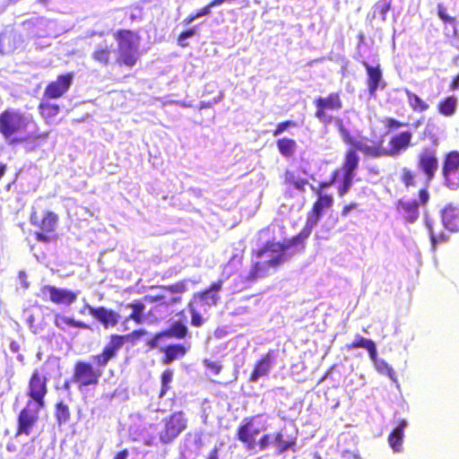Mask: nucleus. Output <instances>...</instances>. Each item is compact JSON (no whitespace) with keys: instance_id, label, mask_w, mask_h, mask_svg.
<instances>
[{"instance_id":"obj_35","label":"nucleus","mask_w":459,"mask_h":459,"mask_svg":"<svg viewBox=\"0 0 459 459\" xmlns=\"http://www.w3.org/2000/svg\"><path fill=\"white\" fill-rule=\"evenodd\" d=\"M57 222V216L51 212H47L40 222V229L42 231L51 233L55 230Z\"/></svg>"},{"instance_id":"obj_5","label":"nucleus","mask_w":459,"mask_h":459,"mask_svg":"<svg viewBox=\"0 0 459 459\" xmlns=\"http://www.w3.org/2000/svg\"><path fill=\"white\" fill-rule=\"evenodd\" d=\"M222 284L223 281L219 280L212 283L205 290L195 294L188 304L191 316H202L210 307L215 306L220 299L219 293L221 290Z\"/></svg>"},{"instance_id":"obj_10","label":"nucleus","mask_w":459,"mask_h":459,"mask_svg":"<svg viewBox=\"0 0 459 459\" xmlns=\"http://www.w3.org/2000/svg\"><path fill=\"white\" fill-rule=\"evenodd\" d=\"M418 169L423 173L429 184L438 169V159L435 147H426L418 156Z\"/></svg>"},{"instance_id":"obj_13","label":"nucleus","mask_w":459,"mask_h":459,"mask_svg":"<svg viewBox=\"0 0 459 459\" xmlns=\"http://www.w3.org/2000/svg\"><path fill=\"white\" fill-rule=\"evenodd\" d=\"M74 80L72 73L61 74L46 88L44 96L49 99H57L63 96L71 87Z\"/></svg>"},{"instance_id":"obj_15","label":"nucleus","mask_w":459,"mask_h":459,"mask_svg":"<svg viewBox=\"0 0 459 459\" xmlns=\"http://www.w3.org/2000/svg\"><path fill=\"white\" fill-rule=\"evenodd\" d=\"M163 352L160 361L163 365H169L175 360L181 359L187 352V347L182 343L169 344L160 348Z\"/></svg>"},{"instance_id":"obj_43","label":"nucleus","mask_w":459,"mask_h":459,"mask_svg":"<svg viewBox=\"0 0 459 459\" xmlns=\"http://www.w3.org/2000/svg\"><path fill=\"white\" fill-rule=\"evenodd\" d=\"M355 176L350 174H343L342 181L341 186H339V194L340 195H344L352 186L353 178Z\"/></svg>"},{"instance_id":"obj_9","label":"nucleus","mask_w":459,"mask_h":459,"mask_svg":"<svg viewBox=\"0 0 459 459\" xmlns=\"http://www.w3.org/2000/svg\"><path fill=\"white\" fill-rule=\"evenodd\" d=\"M442 175L446 187L451 190L459 188V152L452 151L446 154Z\"/></svg>"},{"instance_id":"obj_41","label":"nucleus","mask_w":459,"mask_h":459,"mask_svg":"<svg viewBox=\"0 0 459 459\" xmlns=\"http://www.w3.org/2000/svg\"><path fill=\"white\" fill-rule=\"evenodd\" d=\"M86 310H88V312H89V314L91 316H116L113 313H108V310L105 307H101L94 308V307H91L89 304L85 303L83 305V307L81 308L80 313L81 314H85Z\"/></svg>"},{"instance_id":"obj_29","label":"nucleus","mask_w":459,"mask_h":459,"mask_svg":"<svg viewBox=\"0 0 459 459\" xmlns=\"http://www.w3.org/2000/svg\"><path fill=\"white\" fill-rule=\"evenodd\" d=\"M15 34L12 32H5L0 34V54L6 55L15 50L14 44Z\"/></svg>"},{"instance_id":"obj_34","label":"nucleus","mask_w":459,"mask_h":459,"mask_svg":"<svg viewBox=\"0 0 459 459\" xmlns=\"http://www.w3.org/2000/svg\"><path fill=\"white\" fill-rule=\"evenodd\" d=\"M317 193L318 199L314 204L312 211L322 216L324 210L332 206L333 199L331 195Z\"/></svg>"},{"instance_id":"obj_28","label":"nucleus","mask_w":459,"mask_h":459,"mask_svg":"<svg viewBox=\"0 0 459 459\" xmlns=\"http://www.w3.org/2000/svg\"><path fill=\"white\" fill-rule=\"evenodd\" d=\"M162 332L166 338L184 339L187 334V328L181 321H176Z\"/></svg>"},{"instance_id":"obj_23","label":"nucleus","mask_w":459,"mask_h":459,"mask_svg":"<svg viewBox=\"0 0 459 459\" xmlns=\"http://www.w3.org/2000/svg\"><path fill=\"white\" fill-rule=\"evenodd\" d=\"M352 147L356 150V152H362L365 155L373 158L388 156L387 150L382 148L381 146L368 145L361 141H357L354 143Z\"/></svg>"},{"instance_id":"obj_42","label":"nucleus","mask_w":459,"mask_h":459,"mask_svg":"<svg viewBox=\"0 0 459 459\" xmlns=\"http://www.w3.org/2000/svg\"><path fill=\"white\" fill-rule=\"evenodd\" d=\"M401 179L406 187L415 186V174L408 168H403L402 169Z\"/></svg>"},{"instance_id":"obj_32","label":"nucleus","mask_w":459,"mask_h":459,"mask_svg":"<svg viewBox=\"0 0 459 459\" xmlns=\"http://www.w3.org/2000/svg\"><path fill=\"white\" fill-rule=\"evenodd\" d=\"M408 103L414 111L423 112L426 111L429 106L422 100L417 94L411 92L409 90H405Z\"/></svg>"},{"instance_id":"obj_17","label":"nucleus","mask_w":459,"mask_h":459,"mask_svg":"<svg viewBox=\"0 0 459 459\" xmlns=\"http://www.w3.org/2000/svg\"><path fill=\"white\" fill-rule=\"evenodd\" d=\"M412 138V134L410 131H404L394 135L390 140V150L387 151V155L395 157L401 152L405 151L410 145Z\"/></svg>"},{"instance_id":"obj_7","label":"nucleus","mask_w":459,"mask_h":459,"mask_svg":"<svg viewBox=\"0 0 459 459\" xmlns=\"http://www.w3.org/2000/svg\"><path fill=\"white\" fill-rule=\"evenodd\" d=\"M257 416L246 417L237 428L238 439L245 445L247 451L256 449V437L266 430V426L256 423Z\"/></svg>"},{"instance_id":"obj_26","label":"nucleus","mask_w":459,"mask_h":459,"mask_svg":"<svg viewBox=\"0 0 459 459\" xmlns=\"http://www.w3.org/2000/svg\"><path fill=\"white\" fill-rule=\"evenodd\" d=\"M55 418L59 426L66 424L71 420L70 408L65 402L59 401L55 404Z\"/></svg>"},{"instance_id":"obj_64","label":"nucleus","mask_w":459,"mask_h":459,"mask_svg":"<svg viewBox=\"0 0 459 459\" xmlns=\"http://www.w3.org/2000/svg\"><path fill=\"white\" fill-rule=\"evenodd\" d=\"M450 88L453 91H456L459 89V74L453 80Z\"/></svg>"},{"instance_id":"obj_60","label":"nucleus","mask_w":459,"mask_h":459,"mask_svg":"<svg viewBox=\"0 0 459 459\" xmlns=\"http://www.w3.org/2000/svg\"><path fill=\"white\" fill-rule=\"evenodd\" d=\"M133 311L129 316H142L144 306L142 303H136L133 305Z\"/></svg>"},{"instance_id":"obj_57","label":"nucleus","mask_w":459,"mask_h":459,"mask_svg":"<svg viewBox=\"0 0 459 459\" xmlns=\"http://www.w3.org/2000/svg\"><path fill=\"white\" fill-rule=\"evenodd\" d=\"M36 238L39 242L43 243H48L51 241L52 237L49 235V233H47L45 231L43 232H36Z\"/></svg>"},{"instance_id":"obj_25","label":"nucleus","mask_w":459,"mask_h":459,"mask_svg":"<svg viewBox=\"0 0 459 459\" xmlns=\"http://www.w3.org/2000/svg\"><path fill=\"white\" fill-rule=\"evenodd\" d=\"M359 157L356 150L352 147L347 151L343 163V171L345 174L355 176V171L359 167Z\"/></svg>"},{"instance_id":"obj_62","label":"nucleus","mask_w":459,"mask_h":459,"mask_svg":"<svg viewBox=\"0 0 459 459\" xmlns=\"http://www.w3.org/2000/svg\"><path fill=\"white\" fill-rule=\"evenodd\" d=\"M128 455H129V451H128V449L125 448V449L117 452L114 455L113 459H126Z\"/></svg>"},{"instance_id":"obj_56","label":"nucleus","mask_w":459,"mask_h":459,"mask_svg":"<svg viewBox=\"0 0 459 459\" xmlns=\"http://www.w3.org/2000/svg\"><path fill=\"white\" fill-rule=\"evenodd\" d=\"M18 280L21 287H22L24 290L29 288L30 283L27 281V274L24 271L19 272Z\"/></svg>"},{"instance_id":"obj_30","label":"nucleus","mask_w":459,"mask_h":459,"mask_svg":"<svg viewBox=\"0 0 459 459\" xmlns=\"http://www.w3.org/2000/svg\"><path fill=\"white\" fill-rule=\"evenodd\" d=\"M277 147L282 156L290 157L296 152L297 143L292 139L281 138L277 141Z\"/></svg>"},{"instance_id":"obj_18","label":"nucleus","mask_w":459,"mask_h":459,"mask_svg":"<svg viewBox=\"0 0 459 459\" xmlns=\"http://www.w3.org/2000/svg\"><path fill=\"white\" fill-rule=\"evenodd\" d=\"M443 226L450 231H459V207L447 204L441 212Z\"/></svg>"},{"instance_id":"obj_2","label":"nucleus","mask_w":459,"mask_h":459,"mask_svg":"<svg viewBox=\"0 0 459 459\" xmlns=\"http://www.w3.org/2000/svg\"><path fill=\"white\" fill-rule=\"evenodd\" d=\"M48 377L42 368H34L29 377L26 405L17 416L14 436H30L39 420V412L46 406L48 394Z\"/></svg>"},{"instance_id":"obj_36","label":"nucleus","mask_w":459,"mask_h":459,"mask_svg":"<svg viewBox=\"0 0 459 459\" xmlns=\"http://www.w3.org/2000/svg\"><path fill=\"white\" fill-rule=\"evenodd\" d=\"M55 324L58 327L64 328L65 325L69 327H77L80 329H90V326L81 321H76L73 317H56Z\"/></svg>"},{"instance_id":"obj_44","label":"nucleus","mask_w":459,"mask_h":459,"mask_svg":"<svg viewBox=\"0 0 459 459\" xmlns=\"http://www.w3.org/2000/svg\"><path fill=\"white\" fill-rule=\"evenodd\" d=\"M296 126V123L290 120L281 122L278 124L276 129L273 132V135L274 137L279 136L284 131H286L288 128Z\"/></svg>"},{"instance_id":"obj_39","label":"nucleus","mask_w":459,"mask_h":459,"mask_svg":"<svg viewBox=\"0 0 459 459\" xmlns=\"http://www.w3.org/2000/svg\"><path fill=\"white\" fill-rule=\"evenodd\" d=\"M39 108L46 118L55 117L59 112V106L56 104L40 103Z\"/></svg>"},{"instance_id":"obj_54","label":"nucleus","mask_w":459,"mask_h":459,"mask_svg":"<svg viewBox=\"0 0 459 459\" xmlns=\"http://www.w3.org/2000/svg\"><path fill=\"white\" fill-rule=\"evenodd\" d=\"M320 219H321V215H319V214L316 213L314 211H312L307 215L306 225L308 226V228L313 229L314 227L316 226V224L318 223Z\"/></svg>"},{"instance_id":"obj_47","label":"nucleus","mask_w":459,"mask_h":459,"mask_svg":"<svg viewBox=\"0 0 459 459\" xmlns=\"http://www.w3.org/2000/svg\"><path fill=\"white\" fill-rule=\"evenodd\" d=\"M312 230L313 229L308 228V226L305 225V227L301 230V232L293 238V243L299 244V243L303 242L305 239H307L310 236Z\"/></svg>"},{"instance_id":"obj_55","label":"nucleus","mask_w":459,"mask_h":459,"mask_svg":"<svg viewBox=\"0 0 459 459\" xmlns=\"http://www.w3.org/2000/svg\"><path fill=\"white\" fill-rule=\"evenodd\" d=\"M229 333V329L227 326H221V327H218L214 333H213V335L209 337V341H212L213 339H221V338H223L225 336H227Z\"/></svg>"},{"instance_id":"obj_16","label":"nucleus","mask_w":459,"mask_h":459,"mask_svg":"<svg viewBox=\"0 0 459 459\" xmlns=\"http://www.w3.org/2000/svg\"><path fill=\"white\" fill-rule=\"evenodd\" d=\"M397 211L409 223H414L420 215L419 202L417 200H399Z\"/></svg>"},{"instance_id":"obj_33","label":"nucleus","mask_w":459,"mask_h":459,"mask_svg":"<svg viewBox=\"0 0 459 459\" xmlns=\"http://www.w3.org/2000/svg\"><path fill=\"white\" fill-rule=\"evenodd\" d=\"M173 370L166 368L160 375V389L158 394L160 399L163 398L170 389V384L173 380Z\"/></svg>"},{"instance_id":"obj_3","label":"nucleus","mask_w":459,"mask_h":459,"mask_svg":"<svg viewBox=\"0 0 459 459\" xmlns=\"http://www.w3.org/2000/svg\"><path fill=\"white\" fill-rule=\"evenodd\" d=\"M257 257L263 261L255 264L246 277L247 281L266 276L269 267H275L287 260V253L281 243H270L257 252Z\"/></svg>"},{"instance_id":"obj_21","label":"nucleus","mask_w":459,"mask_h":459,"mask_svg":"<svg viewBox=\"0 0 459 459\" xmlns=\"http://www.w3.org/2000/svg\"><path fill=\"white\" fill-rule=\"evenodd\" d=\"M407 426L405 420H399L395 428L389 434L388 443L394 452H400L403 447V440L404 437V428Z\"/></svg>"},{"instance_id":"obj_50","label":"nucleus","mask_w":459,"mask_h":459,"mask_svg":"<svg viewBox=\"0 0 459 459\" xmlns=\"http://www.w3.org/2000/svg\"><path fill=\"white\" fill-rule=\"evenodd\" d=\"M288 180L294 186L297 190L304 191L305 186L308 184V181L305 178H294V177H288Z\"/></svg>"},{"instance_id":"obj_27","label":"nucleus","mask_w":459,"mask_h":459,"mask_svg":"<svg viewBox=\"0 0 459 459\" xmlns=\"http://www.w3.org/2000/svg\"><path fill=\"white\" fill-rule=\"evenodd\" d=\"M273 442L277 446L280 454L284 453L290 449H294L296 446V439L290 437L288 439L283 438V434L278 431L273 435Z\"/></svg>"},{"instance_id":"obj_1","label":"nucleus","mask_w":459,"mask_h":459,"mask_svg":"<svg viewBox=\"0 0 459 459\" xmlns=\"http://www.w3.org/2000/svg\"><path fill=\"white\" fill-rule=\"evenodd\" d=\"M146 333L145 330L139 329L127 334H111L102 351L91 356L94 364L87 360H77L74 363L71 381L80 391L89 386L98 385L103 369L117 357L125 343L130 342L134 344L137 339Z\"/></svg>"},{"instance_id":"obj_38","label":"nucleus","mask_w":459,"mask_h":459,"mask_svg":"<svg viewBox=\"0 0 459 459\" xmlns=\"http://www.w3.org/2000/svg\"><path fill=\"white\" fill-rule=\"evenodd\" d=\"M371 360L374 362L375 367L379 373L388 376L391 379L394 378L395 373L393 368L384 359H377V353L376 354V359Z\"/></svg>"},{"instance_id":"obj_37","label":"nucleus","mask_w":459,"mask_h":459,"mask_svg":"<svg viewBox=\"0 0 459 459\" xmlns=\"http://www.w3.org/2000/svg\"><path fill=\"white\" fill-rule=\"evenodd\" d=\"M433 220H431L427 214L425 215V225L429 230L432 247H435L437 243L446 241V237L444 232H441L438 237L436 236L433 230Z\"/></svg>"},{"instance_id":"obj_11","label":"nucleus","mask_w":459,"mask_h":459,"mask_svg":"<svg viewBox=\"0 0 459 459\" xmlns=\"http://www.w3.org/2000/svg\"><path fill=\"white\" fill-rule=\"evenodd\" d=\"M39 296L45 300H50L57 305L68 306L77 299V293L52 285H44L40 288Z\"/></svg>"},{"instance_id":"obj_24","label":"nucleus","mask_w":459,"mask_h":459,"mask_svg":"<svg viewBox=\"0 0 459 459\" xmlns=\"http://www.w3.org/2000/svg\"><path fill=\"white\" fill-rule=\"evenodd\" d=\"M110 55H111L110 46L105 40V41H102L100 44L96 45L91 56L96 62L106 66L109 63Z\"/></svg>"},{"instance_id":"obj_53","label":"nucleus","mask_w":459,"mask_h":459,"mask_svg":"<svg viewBox=\"0 0 459 459\" xmlns=\"http://www.w3.org/2000/svg\"><path fill=\"white\" fill-rule=\"evenodd\" d=\"M195 28H191L187 30H185L183 31L179 37H178V44L182 47H186V44L185 43V41L187 39H190L192 38L193 36H195Z\"/></svg>"},{"instance_id":"obj_49","label":"nucleus","mask_w":459,"mask_h":459,"mask_svg":"<svg viewBox=\"0 0 459 459\" xmlns=\"http://www.w3.org/2000/svg\"><path fill=\"white\" fill-rule=\"evenodd\" d=\"M165 338L162 331L156 333L151 339L147 341V346L149 350H153L158 347L159 341Z\"/></svg>"},{"instance_id":"obj_46","label":"nucleus","mask_w":459,"mask_h":459,"mask_svg":"<svg viewBox=\"0 0 459 459\" xmlns=\"http://www.w3.org/2000/svg\"><path fill=\"white\" fill-rule=\"evenodd\" d=\"M316 117L323 124L328 125L332 122L334 123V117L328 115L326 111H316L315 113Z\"/></svg>"},{"instance_id":"obj_61","label":"nucleus","mask_w":459,"mask_h":459,"mask_svg":"<svg viewBox=\"0 0 459 459\" xmlns=\"http://www.w3.org/2000/svg\"><path fill=\"white\" fill-rule=\"evenodd\" d=\"M211 7H209V4L204 6V8H202L201 10H199L196 13H195V17L200 18V17H203V16H207V15H210L211 14Z\"/></svg>"},{"instance_id":"obj_22","label":"nucleus","mask_w":459,"mask_h":459,"mask_svg":"<svg viewBox=\"0 0 459 459\" xmlns=\"http://www.w3.org/2000/svg\"><path fill=\"white\" fill-rule=\"evenodd\" d=\"M345 348L347 351H351V350L358 349V348H363L368 351L369 358L371 359H376V354H377L376 343L372 340L367 339L363 336L358 335L353 342L346 344Z\"/></svg>"},{"instance_id":"obj_20","label":"nucleus","mask_w":459,"mask_h":459,"mask_svg":"<svg viewBox=\"0 0 459 459\" xmlns=\"http://www.w3.org/2000/svg\"><path fill=\"white\" fill-rule=\"evenodd\" d=\"M154 290L157 292L153 295L145 296V299H149L152 302H165L166 293H183L186 291V284L184 282H178L168 287H157Z\"/></svg>"},{"instance_id":"obj_58","label":"nucleus","mask_w":459,"mask_h":459,"mask_svg":"<svg viewBox=\"0 0 459 459\" xmlns=\"http://www.w3.org/2000/svg\"><path fill=\"white\" fill-rule=\"evenodd\" d=\"M403 126H405V124H403L394 118L389 117L386 119V126L390 129L400 128Z\"/></svg>"},{"instance_id":"obj_48","label":"nucleus","mask_w":459,"mask_h":459,"mask_svg":"<svg viewBox=\"0 0 459 459\" xmlns=\"http://www.w3.org/2000/svg\"><path fill=\"white\" fill-rule=\"evenodd\" d=\"M271 442V435L264 434L257 440L256 439V448L258 447L260 451L265 450L270 446Z\"/></svg>"},{"instance_id":"obj_6","label":"nucleus","mask_w":459,"mask_h":459,"mask_svg":"<svg viewBox=\"0 0 459 459\" xmlns=\"http://www.w3.org/2000/svg\"><path fill=\"white\" fill-rule=\"evenodd\" d=\"M116 39L118 42V62L133 67L138 59V37L131 30H119Z\"/></svg>"},{"instance_id":"obj_40","label":"nucleus","mask_w":459,"mask_h":459,"mask_svg":"<svg viewBox=\"0 0 459 459\" xmlns=\"http://www.w3.org/2000/svg\"><path fill=\"white\" fill-rule=\"evenodd\" d=\"M391 7V0H380L374 6V12L378 13L382 21H385L386 14Z\"/></svg>"},{"instance_id":"obj_31","label":"nucleus","mask_w":459,"mask_h":459,"mask_svg":"<svg viewBox=\"0 0 459 459\" xmlns=\"http://www.w3.org/2000/svg\"><path fill=\"white\" fill-rule=\"evenodd\" d=\"M457 107V99L455 96L446 97L438 104V111L446 117L454 115Z\"/></svg>"},{"instance_id":"obj_45","label":"nucleus","mask_w":459,"mask_h":459,"mask_svg":"<svg viewBox=\"0 0 459 459\" xmlns=\"http://www.w3.org/2000/svg\"><path fill=\"white\" fill-rule=\"evenodd\" d=\"M203 363L207 369L211 370L215 375H219L221 371V366L217 362L204 359Z\"/></svg>"},{"instance_id":"obj_19","label":"nucleus","mask_w":459,"mask_h":459,"mask_svg":"<svg viewBox=\"0 0 459 459\" xmlns=\"http://www.w3.org/2000/svg\"><path fill=\"white\" fill-rule=\"evenodd\" d=\"M316 111L340 110L342 101L338 92H332L327 97H318L314 101Z\"/></svg>"},{"instance_id":"obj_63","label":"nucleus","mask_w":459,"mask_h":459,"mask_svg":"<svg viewBox=\"0 0 459 459\" xmlns=\"http://www.w3.org/2000/svg\"><path fill=\"white\" fill-rule=\"evenodd\" d=\"M207 459H219V449L217 447L212 448L210 451Z\"/></svg>"},{"instance_id":"obj_14","label":"nucleus","mask_w":459,"mask_h":459,"mask_svg":"<svg viewBox=\"0 0 459 459\" xmlns=\"http://www.w3.org/2000/svg\"><path fill=\"white\" fill-rule=\"evenodd\" d=\"M273 364V351H269L264 354L254 365L249 381L256 382L260 377L268 375Z\"/></svg>"},{"instance_id":"obj_8","label":"nucleus","mask_w":459,"mask_h":459,"mask_svg":"<svg viewBox=\"0 0 459 459\" xmlns=\"http://www.w3.org/2000/svg\"><path fill=\"white\" fill-rule=\"evenodd\" d=\"M28 117L22 112L8 108L0 114V133L8 140L16 133L25 129Z\"/></svg>"},{"instance_id":"obj_52","label":"nucleus","mask_w":459,"mask_h":459,"mask_svg":"<svg viewBox=\"0 0 459 459\" xmlns=\"http://www.w3.org/2000/svg\"><path fill=\"white\" fill-rule=\"evenodd\" d=\"M437 15L444 22L453 23L455 22L454 17H451L446 13V8L442 4L437 5Z\"/></svg>"},{"instance_id":"obj_12","label":"nucleus","mask_w":459,"mask_h":459,"mask_svg":"<svg viewBox=\"0 0 459 459\" xmlns=\"http://www.w3.org/2000/svg\"><path fill=\"white\" fill-rule=\"evenodd\" d=\"M361 64L367 72L368 93L371 97H374L377 90H384L386 87V82L383 79L379 65L372 66L367 61H362Z\"/></svg>"},{"instance_id":"obj_4","label":"nucleus","mask_w":459,"mask_h":459,"mask_svg":"<svg viewBox=\"0 0 459 459\" xmlns=\"http://www.w3.org/2000/svg\"><path fill=\"white\" fill-rule=\"evenodd\" d=\"M188 428V418L183 411H176L163 418L159 431L160 443L169 445L175 441Z\"/></svg>"},{"instance_id":"obj_51","label":"nucleus","mask_w":459,"mask_h":459,"mask_svg":"<svg viewBox=\"0 0 459 459\" xmlns=\"http://www.w3.org/2000/svg\"><path fill=\"white\" fill-rule=\"evenodd\" d=\"M338 132H339V134H340V135H341V137H342V141H343L345 143H347V144L351 145V147L353 146V143L357 142L356 140H354V139L351 137V134H350L349 130H348L345 126H344V127H342V128H341V130H339Z\"/></svg>"},{"instance_id":"obj_59","label":"nucleus","mask_w":459,"mask_h":459,"mask_svg":"<svg viewBox=\"0 0 459 459\" xmlns=\"http://www.w3.org/2000/svg\"><path fill=\"white\" fill-rule=\"evenodd\" d=\"M419 198L421 204H426L429 200V195L427 189H421L419 193Z\"/></svg>"}]
</instances>
